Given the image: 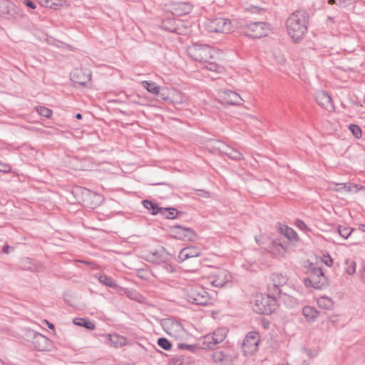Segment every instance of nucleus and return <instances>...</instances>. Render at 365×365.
Here are the masks:
<instances>
[{"instance_id": "obj_20", "label": "nucleus", "mask_w": 365, "mask_h": 365, "mask_svg": "<svg viewBox=\"0 0 365 365\" xmlns=\"http://www.w3.org/2000/svg\"><path fill=\"white\" fill-rule=\"evenodd\" d=\"M91 79V74H86L82 70L76 69L71 73V80L80 86H86Z\"/></svg>"}, {"instance_id": "obj_40", "label": "nucleus", "mask_w": 365, "mask_h": 365, "mask_svg": "<svg viewBox=\"0 0 365 365\" xmlns=\"http://www.w3.org/2000/svg\"><path fill=\"white\" fill-rule=\"evenodd\" d=\"M345 264L347 266L346 267V272L349 275L354 274L356 272V262L352 259H346Z\"/></svg>"}, {"instance_id": "obj_15", "label": "nucleus", "mask_w": 365, "mask_h": 365, "mask_svg": "<svg viewBox=\"0 0 365 365\" xmlns=\"http://www.w3.org/2000/svg\"><path fill=\"white\" fill-rule=\"evenodd\" d=\"M160 324L163 329L170 336H173L175 332H180L183 329L181 323L172 318L163 319Z\"/></svg>"}, {"instance_id": "obj_58", "label": "nucleus", "mask_w": 365, "mask_h": 365, "mask_svg": "<svg viewBox=\"0 0 365 365\" xmlns=\"http://www.w3.org/2000/svg\"><path fill=\"white\" fill-rule=\"evenodd\" d=\"M359 230L361 232H365V224H360L359 225Z\"/></svg>"}, {"instance_id": "obj_16", "label": "nucleus", "mask_w": 365, "mask_h": 365, "mask_svg": "<svg viewBox=\"0 0 365 365\" xmlns=\"http://www.w3.org/2000/svg\"><path fill=\"white\" fill-rule=\"evenodd\" d=\"M142 86L149 93L155 95L158 100L167 101L168 97L165 96V89L161 88L155 82L143 81Z\"/></svg>"}, {"instance_id": "obj_55", "label": "nucleus", "mask_w": 365, "mask_h": 365, "mask_svg": "<svg viewBox=\"0 0 365 365\" xmlns=\"http://www.w3.org/2000/svg\"><path fill=\"white\" fill-rule=\"evenodd\" d=\"M256 243L261 247L264 248L265 246L263 245V242L257 237H255Z\"/></svg>"}, {"instance_id": "obj_38", "label": "nucleus", "mask_w": 365, "mask_h": 365, "mask_svg": "<svg viewBox=\"0 0 365 365\" xmlns=\"http://www.w3.org/2000/svg\"><path fill=\"white\" fill-rule=\"evenodd\" d=\"M204 63H207L205 68L211 71L219 73L220 70L222 68L218 63H215V59L210 60V61H205Z\"/></svg>"}, {"instance_id": "obj_27", "label": "nucleus", "mask_w": 365, "mask_h": 365, "mask_svg": "<svg viewBox=\"0 0 365 365\" xmlns=\"http://www.w3.org/2000/svg\"><path fill=\"white\" fill-rule=\"evenodd\" d=\"M302 314L308 322H314L319 317V312L313 307L305 306L302 309Z\"/></svg>"}, {"instance_id": "obj_61", "label": "nucleus", "mask_w": 365, "mask_h": 365, "mask_svg": "<svg viewBox=\"0 0 365 365\" xmlns=\"http://www.w3.org/2000/svg\"><path fill=\"white\" fill-rule=\"evenodd\" d=\"M82 117H83V116H82V115H81V113H76V115H75V118H76V119H78V120H81V119H82Z\"/></svg>"}, {"instance_id": "obj_25", "label": "nucleus", "mask_w": 365, "mask_h": 365, "mask_svg": "<svg viewBox=\"0 0 365 365\" xmlns=\"http://www.w3.org/2000/svg\"><path fill=\"white\" fill-rule=\"evenodd\" d=\"M264 249L272 253L274 255H279L282 254L281 250L285 251L287 246L277 240H272L269 242V245L264 247Z\"/></svg>"}, {"instance_id": "obj_22", "label": "nucleus", "mask_w": 365, "mask_h": 365, "mask_svg": "<svg viewBox=\"0 0 365 365\" xmlns=\"http://www.w3.org/2000/svg\"><path fill=\"white\" fill-rule=\"evenodd\" d=\"M15 14V6L11 1L0 0V16L9 19L13 17Z\"/></svg>"}, {"instance_id": "obj_28", "label": "nucleus", "mask_w": 365, "mask_h": 365, "mask_svg": "<svg viewBox=\"0 0 365 365\" xmlns=\"http://www.w3.org/2000/svg\"><path fill=\"white\" fill-rule=\"evenodd\" d=\"M183 214L182 212L178 210L175 207H162L160 215L166 219H176Z\"/></svg>"}, {"instance_id": "obj_23", "label": "nucleus", "mask_w": 365, "mask_h": 365, "mask_svg": "<svg viewBox=\"0 0 365 365\" xmlns=\"http://www.w3.org/2000/svg\"><path fill=\"white\" fill-rule=\"evenodd\" d=\"M108 344L114 348H120L125 346L127 343L126 337L118 334H108L106 336Z\"/></svg>"}, {"instance_id": "obj_33", "label": "nucleus", "mask_w": 365, "mask_h": 365, "mask_svg": "<svg viewBox=\"0 0 365 365\" xmlns=\"http://www.w3.org/2000/svg\"><path fill=\"white\" fill-rule=\"evenodd\" d=\"M210 336H213L214 341L217 345L222 342L226 338V331L224 329H219L215 331L212 334H210Z\"/></svg>"}, {"instance_id": "obj_39", "label": "nucleus", "mask_w": 365, "mask_h": 365, "mask_svg": "<svg viewBox=\"0 0 365 365\" xmlns=\"http://www.w3.org/2000/svg\"><path fill=\"white\" fill-rule=\"evenodd\" d=\"M38 113L45 118H50L52 115L53 111L44 106H38L36 108Z\"/></svg>"}, {"instance_id": "obj_49", "label": "nucleus", "mask_w": 365, "mask_h": 365, "mask_svg": "<svg viewBox=\"0 0 365 365\" xmlns=\"http://www.w3.org/2000/svg\"><path fill=\"white\" fill-rule=\"evenodd\" d=\"M172 22H173L172 19H168V20L164 21L162 24V27L165 30H168L170 31H175V28H171V27H170V25H168V24H171Z\"/></svg>"}, {"instance_id": "obj_5", "label": "nucleus", "mask_w": 365, "mask_h": 365, "mask_svg": "<svg viewBox=\"0 0 365 365\" xmlns=\"http://www.w3.org/2000/svg\"><path fill=\"white\" fill-rule=\"evenodd\" d=\"M186 299L188 302L200 306L207 305L211 300L206 289L199 285L190 286L187 288Z\"/></svg>"}, {"instance_id": "obj_54", "label": "nucleus", "mask_w": 365, "mask_h": 365, "mask_svg": "<svg viewBox=\"0 0 365 365\" xmlns=\"http://www.w3.org/2000/svg\"><path fill=\"white\" fill-rule=\"evenodd\" d=\"M249 10L252 13H259L262 9L259 8L258 6H251Z\"/></svg>"}, {"instance_id": "obj_53", "label": "nucleus", "mask_w": 365, "mask_h": 365, "mask_svg": "<svg viewBox=\"0 0 365 365\" xmlns=\"http://www.w3.org/2000/svg\"><path fill=\"white\" fill-rule=\"evenodd\" d=\"M324 262L327 266L331 267L333 264V259L329 255H328L327 259H324Z\"/></svg>"}, {"instance_id": "obj_43", "label": "nucleus", "mask_w": 365, "mask_h": 365, "mask_svg": "<svg viewBox=\"0 0 365 365\" xmlns=\"http://www.w3.org/2000/svg\"><path fill=\"white\" fill-rule=\"evenodd\" d=\"M274 279H276V283L279 284V287L283 286L287 282L286 277L283 276L282 274H276L273 275V282H274Z\"/></svg>"}, {"instance_id": "obj_30", "label": "nucleus", "mask_w": 365, "mask_h": 365, "mask_svg": "<svg viewBox=\"0 0 365 365\" xmlns=\"http://www.w3.org/2000/svg\"><path fill=\"white\" fill-rule=\"evenodd\" d=\"M142 204L145 208L149 210L150 213L153 215L160 214L162 207L158 205L150 200H143Z\"/></svg>"}, {"instance_id": "obj_45", "label": "nucleus", "mask_w": 365, "mask_h": 365, "mask_svg": "<svg viewBox=\"0 0 365 365\" xmlns=\"http://www.w3.org/2000/svg\"><path fill=\"white\" fill-rule=\"evenodd\" d=\"M11 171V167L9 164L0 161V173H9Z\"/></svg>"}, {"instance_id": "obj_37", "label": "nucleus", "mask_w": 365, "mask_h": 365, "mask_svg": "<svg viewBox=\"0 0 365 365\" xmlns=\"http://www.w3.org/2000/svg\"><path fill=\"white\" fill-rule=\"evenodd\" d=\"M158 345L164 350L168 351L172 348V343L165 337H160L157 341Z\"/></svg>"}, {"instance_id": "obj_41", "label": "nucleus", "mask_w": 365, "mask_h": 365, "mask_svg": "<svg viewBox=\"0 0 365 365\" xmlns=\"http://www.w3.org/2000/svg\"><path fill=\"white\" fill-rule=\"evenodd\" d=\"M349 128L356 138H360L362 135L361 128L356 124H351Z\"/></svg>"}, {"instance_id": "obj_7", "label": "nucleus", "mask_w": 365, "mask_h": 365, "mask_svg": "<svg viewBox=\"0 0 365 365\" xmlns=\"http://www.w3.org/2000/svg\"><path fill=\"white\" fill-rule=\"evenodd\" d=\"M170 231V237L179 240L194 242L197 238V235L192 229L178 224L172 225Z\"/></svg>"}, {"instance_id": "obj_42", "label": "nucleus", "mask_w": 365, "mask_h": 365, "mask_svg": "<svg viewBox=\"0 0 365 365\" xmlns=\"http://www.w3.org/2000/svg\"><path fill=\"white\" fill-rule=\"evenodd\" d=\"M178 348L180 349H186L191 353H195L198 350L197 344L190 345L183 343H178Z\"/></svg>"}, {"instance_id": "obj_12", "label": "nucleus", "mask_w": 365, "mask_h": 365, "mask_svg": "<svg viewBox=\"0 0 365 365\" xmlns=\"http://www.w3.org/2000/svg\"><path fill=\"white\" fill-rule=\"evenodd\" d=\"M168 260V257L164 247L155 252H150L147 255V261L156 264H164L167 270L172 268L171 265L167 263Z\"/></svg>"}, {"instance_id": "obj_21", "label": "nucleus", "mask_w": 365, "mask_h": 365, "mask_svg": "<svg viewBox=\"0 0 365 365\" xmlns=\"http://www.w3.org/2000/svg\"><path fill=\"white\" fill-rule=\"evenodd\" d=\"M212 359L213 361L217 364L222 365H232L235 357L222 351H217L212 354Z\"/></svg>"}, {"instance_id": "obj_26", "label": "nucleus", "mask_w": 365, "mask_h": 365, "mask_svg": "<svg viewBox=\"0 0 365 365\" xmlns=\"http://www.w3.org/2000/svg\"><path fill=\"white\" fill-rule=\"evenodd\" d=\"M197 345L198 349H212L217 346L213 336H211L210 334L202 337Z\"/></svg>"}, {"instance_id": "obj_47", "label": "nucleus", "mask_w": 365, "mask_h": 365, "mask_svg": "<svg viewBox=\"0 0 365 365\" xmlns=\"http://www.w3.org/2000/svg\"><path fill=\"white\" fill-rule=\"evenodd\" d=\"M296 226L301 230H308V227L303 220L297 219L295 222Z\"/></svg>"}, {"instance_id": "obj_32", "label": "nucleus", "mask_w": 365, "mask_h": 365, "mask_svg": "<svg viewBox=\"0 0 365 365\" xmlns=\"http://www.w3.org/2000/svg\"><path fill=\"white\" fill-rule=\"evenodd\" d=\"M98 281L101 283H102L103 284H104L105 286L108 287L110 288L122 289V287H119L115 283V282L114 281V279L111 277H109V276H108L106 274H101L98 277Z\"/></svg>"}, {"instance_id": "obj_1", "label": "nucleus", "mask_w": 365, "mask_h": 365, "mask_svg": "<svg viewBox=\"0 0 365 365\" xmlns=\"http://www.w3.org/2000/svg\"><path fill=\"white\" fill-rule=\"evenodd\" d=\"M309 15L306 11H295L287 19L288 35L295 42L302 41L307 32Z\"/></svg>"}, {"instance_id": "obj_34", "label": "nucleus", "mask_w": 365, "mask_h": 365, "mask_svg": "<svg viewBox=\"0 0 365 365\" xmlns=\"http://www.w3.org/2000/svg\"><path fill=\"white\" fill-rule=\"evenodd\" d=\"M124 294L130 299L140 302L142 298L141 294L134 289L122 288Z\"/></svg>"}, {"instance_id": "obj_9", "label": "nucleus", "mask_w": 365, "mask_h": 365, "mask_svg": "<svg viewBox=\"0 0 365 365\" xmlns=\"http://www.w3.org/2000/svg\"><path fill=\"white\" fill-rule=\"evenodd\" d=\"M259 342L258 333L255 331L249 332L245 337L242 349L245 354H252L257 351Z\"/></svg>"}, {"instance_id": "obj_48", "label": "nucleus", "mask_w": 365, "mask_h": 365, "mask_svg": "<svg viewBox=\"0 0 365 365\" xmlns=\"http://www.w3.org/2000/svg\"><path fill=\"white\" fill-rule=\"evenodd\" d=\"M172 22H173L172 19H168V20L164 21L162 24V27L165 30H168L170 31H175V28H171V27H170V25H168V24H171Z\"/></svg>"}, {"instance_id": "obj_50", "label": "nucleus", "mask_w": 365, "mask_h": 365, "mask_svg": "<svg viewBox=\"0 0 365 365\" xmlns=\"http://www.w3.org/2000/svg\"><path fill=\"white\" fill-rule=\"evenodd\" d=\"M24 4L31 9H35L36 8V4L31 0H25Z\"/></svg>"}, {"instance_id": "obj_51", "label": "nucleus", "mask_w": 365, "mask_h": 365, "mask_svg": "<svg viewBox=\"0 0 365 365\" xmlns=\"http://www.w3.org/2000/svg\"><path fill=\"white\" fill-rule=\"evenodd\" d=\"M197 195L205 198H207L210 197V192L203 190H198L197 191Z\"/></svg>"}, {"instance_id": "obj_36", "label": "nucleus", "mask_w": 365, "mask_h": 365, "mask_svg": "<svg viewBox=\"0 0 365 365\" xmlns=\"http://www.w3.org/2000/svg\"><path fill=\"white\" fill-rule=\"evenodd\" d=\"M318 304L321 307L325 309H330L333 306L331 299L327 297H322L318 300Z\"/></svg>"}, {"instance_id": "obj_19", "label": "nucleus", "mask_w": 365, "mask_h": 365, "mask_svg": "<svg viewBox=\"0 0 365 365\" xmlns=\"http://www.w3.org/2000/svg\"><path fill=\"white\" fill-rule=\"evenodd\" d=\"M315 98L317 103L323 108L328 110L334 108L331 98L327 92L324 91L317 92Z\"/></svg>"}, {"instance_id": "obj_29", "label": "nucleus", "mask_w": 365, "mask_h": 365, "mask_svg": "<svg viewBox=\"0 0 365 365\" xmlns=\"http://www.w3.org/2000/svg\"><path fill=\"white\" fill-rule=\"evenodd\" d=\"M73 322L75 325L78 327H84L88 330H93L96 328L95 324L93 321L88 318H79L76 317L73 319Z\"/></svg>"}, {"instance_id": "obj_64", "label": "nucleus", "mask_w": 365, "mask_h": 365, "mask_svg": "<svg viewBox=\"0 0 365 365\" xmlns=\"http://www.w3.org/2000/svg\"><path fill=\"white\" fill-rule=\"evenodd\" d=\"M328 4L329 5H333V4H336V0H328Z\"/></svg>"}, {"instance_id": "obj_46", "label": "nucleus", "mask_w": 365, "mask_h": 365, "mask_svg": "<svg viewBox=\"0 0 365 365\" xmlns=\"http://www.w3.org/2000/svg\"><path fill=\"white\" fill-rule=\"evenodd\" d=\"M339 187L336 189L338 191L344 190L346 192H350L351 190L352 187H356V185H352L350 183L339 185Z\"/></svg>"}, {"instance_id": "obj_18", "label": "nucleus", "mask_w": 365, "mask_h": 365, "mask_svg": "<svg viewBox=\"0 0 365 365\" xmlns=\"http://www.w3.org/2000/svg\"><path fill=\"white\" fill-rule=\"evenodd\" d=\"M201 255V250L196 246H188L182 248L178 255V262H183L190 258H195Z\"/></svg>"}, {"instance_id": "obj_24", "label": "nucleus", "mask_w": 365, "mask_h": 365, "mask_svg": "<svg viewBox=\"0 0 365 365\" xmlns=\"http://www.w3.org/2000/svg\"><path fill=\"white\" fill-rule=\"evenodd\" d=\"M276 227H277V231L289 240H293L294 242L299 240L297 232L292 228L289 227L287 225H282L281 223H277Z\"/></svg>"}, {"instance_id": "obj_13", "label": "nucleus", "mask_w": 365, "mask_h": 365, "mask_svg": "<svg viewBox=\"0 0 365 365\" xmlns=\"http://www.w3.org/2000/svg\"><path fill=\"white\" fill-rule=\"evenodd\" d=\"M214 148L218 150L220 153L227 155L232 160H240L243 159V155L240 151L222 141H216Z\"/></svg>"}, {"instance_id": "obj_2", "label": "nucleus", "mask_w": 365, "mask_h": 365, "mask_svg": "<svg viewBox=\"0 0 365 365\" xmlns=\"http://www.w3.org/2000/svg\"><path fill=\"white\" fill-rule=\"evenodd\" d=\"M187 53L190 58L200 63L214 60L217 55V51L209 45L198 43L188 46Z\"/></svg>"}, {"instance_id": "obj_8", "label": "nucleus", "mask_w": 365, "mask_h": 365, "mask_svg": "<svg viewBox=\"0 0 365 365\" xmlns=\"http://www.w3.org/2000/svg\"><path fill=\"white\" fill-rule=\"evenodd\" d=\"M207 28L210 32L229 33L231 31V21L224 18H215L209 20Z\"/></svg>"}, {"instance_id": "obj_59", "label": "nucleus", "mask_w": 365, "mask_h": 365, "mask_svg": "<svg viewBox=\"0 0 365 365\" xmlns=\"http://www.w3.org/2000/svg\"><path fill=\"white\" fill-rule=\"evenodd\" d=\"M346 5H350L353 3L356 2L358 0H346Z\"/></svg>"}, {"instance_id": "obj_11", "label": "nucleus", "mask_w": 365, "mask_h": 365, "mask_svg": "<svg viewBox=\"0 0 365 365\" xmlns=\"http://www.w3.org/2000/svg\"><path fill=\"white\" fill-rule=\"evenodd\" d=\"M103 200L102 195L96 192L87 189H84L82 192V202L86 207L94 209L99 206Z\"/></svg>"}, {"instance_id": "obj_62", "label": "nucleus", "mask_w": 365, "mask_h": 365, "mask_svg": "<svg viewBox=\"0 0 365 365\" xmlns=\"http://www.w3.org/2000/svg\"><path fill=\"white\" fill-rule=\"evenodd\" d=\"M141 272H143V270H138V276L140 277V278H145L143 274H140Z\"/></svg>"}, {"instance_id": "obj_17", "label": "nucleus", "mask_w": 365, "mask_h": 365, "mask_svg": "<svg viewBox=\"0 0 365 365\" xmlns=\"http://www.w3.org/2000/svg\"><path fill=\"white\" fill-rule=\"evenodd\" d=\"M229 272L224 269L218 270L216 273L209 277L210 283L216 287H222L229 281L227 277Z\"/></svg>"}, {"instance_id": "obj_10", "label": "nucleus", "mask_w": 365, "mask_h": 365, "mask_svg": "<svg viewBox=\"0 0 365 365\" xmlns=\"http://www.w3.org/2000/svg\"><path fill=\"white\" fill-rule=\"evenodd\" d=\"M218 96L222 104L240 106L243 101V99L238 93L229 89L220 90Z\"/></svg>"}, {"instance_id": "obj_31", "label": "nucleus", "mask_w": 365, "mask_h": 365, "mask_svg": "<svg viewBox=\"0 0 365 365\" xmlns=\"http://www.w3.org/2000/svg\"><path fill=\"white\" fill-rule=\"evenodd\" d=\"M267 289L268 294L267 295L274 297L275 299H277V297L279 298L282 297V289H280L279 284L276 283L275 279L272 284H268Z\"/></svg>"}, {"instance_id": "obj_4", "label": "nucleus", "mask_w": 365, "mask_h": 365, "mask_svg": "<svg viewBox=\"0 0 365 365\" xmlns=\"http://www.w3.org/2000/svg\"><path fill=\"white\" fill-rule=\"evenodd\" d=\"M277 308V302L274 297L260 294L256 297L252 309L259 314L269 315L274 312Z\"/></svg>"}, {"instance_id": "obj_14", "label": "nucleus", "mask_w": 365, "mask_h": 365, "mask_svg": "<svg viewBox=\"0 0 365 365\" xmlns=\"http://www.w3.org/2000/svg\"><path fill=\"white\" fill-rule=\"evenodd\" d=\"M32 343L34 348L39 351H49L53 346L52 341L38 333L34 334Z\"/></svg>"}, {"instance_id": "obj_35", "label": "nucleus", "mask_w": 365, "mask_h": 365, "mask_svg": "<svg viewBox=\"0 0 365 365\" xmlns=\"http://www.w3.org/2000/svg\"><path fill=\"white\" fill-rule=\"evenodd\" d=\"M354 230L350 227L339 225L338 232L344 239H347Z\"/></svg>"}, {"instance_id": "obj_60", "label": "nucleus", "mask_w": 365, "mask_h": 365, "mask_svg": "<svg viewBox=\"0 0 365 365\" xmlns=\"http://www.w3.org/2000/svg\"><path fill=\"white\" fill-rule=\"evenodd\" d=\"M339 1V5H342L343 4H344V6H347L346 5V0H338Z\"/></svg>"}, {"instance_id": "obj_6", "label": "nucleus", "mask_w": 365, "mask_h": 365, "mask_svg": "<svg viewBox=\"0 0 365 365\" xmlns=\"http://www.w3.org/2000/svg\"><path fill=\"white\" fill-rule=\"evenodd\" d=\"M240 29L242 34L252 38H259L267 35L266 24L262 21L242 24Z\"/></svg>"}, {"instance_id": "obj_44", "label": "nucleus", "mask_w": 365, "mask_h": 365, "mask_svg": "<svg viewBox=\"0 0 365 365\" xmlns=\"http://www.w3.org/2000/svg\"><path fill=\"white\" fill-rule=\"evenodd\" d=\"M46 3L48 6L56 9L58 6H62L65 0H46Z\"/></svg>"}, {"instance_id": "obj_63", "label": "nucleus", "mask_w": 365, "mask_h": 365, "mask_svg": "<svg viewBox=\"0 0 365 365\" xmlns=\"http://www.w3.org/2000/svg\"><path fill=\"white\" fill-rule=\"evenodd\" d=\"M141 272H143V270H138V276L140 277V278H145L143 274H140Z\"/></svg>"}, {"instance_id": "obj_56", "label": "nucleus", "mask_w": 365, "mask_h": 365, "mask_svg": "<svg viewBox=\"0 0 365 365\" xmlns=\"http://www.w3.org/2000/svg\"><path fill=\"white\" fill-rule=\"evenodd\" d=\"M45 323L47 324L48 327L50 329H52V330H54L55 329V327H54V324L49 322L47 320H45Z\"/></svg>"}, {"instance_id": "obj_57", "label": "nucleus", "mask_w": 365, "mask_h": 365, "mask_svg": "<svg viewBox=\"0 0 365 365\" xmlns=\"http://www.w3.org/2000/svg\"><path fill=\"white\" fill-rule=\"evenodd\" d=\"M22 269H25V270H31L33 271L34 269L33 267L31 266V265H26V264H24L23 267H22Z\"/></svg>"}, {"instance_id": "obj_52", "label": "nucleus", "mask_w": 365, "mask_h": 365, "mask_svg": "<svg viewBox=\"0 0 365 365\" xmlns=\"http://www.w3.org/2000/svg\"><path fill=\"white\" fill-rule=\"evenodd\" d=\"M14 250V247H11L8 245H4L3 247H2V252L5 254H9L11 251H12Z\"/></svg>"}, {"instance_id": "obj_3", "label": "nucleus", "mask_w": 365, "mask_h": 365, "mask_svg": "<svg viewBox=\"0 0 365 365\" xmlns=\"http://www.w3.org/2000/svg\"><path fill=\"white\" fill-rule=\"evenodd\" d=\"M308 274L309 277L304 279V284L307 287L323 289L328 287L329 279L320 267L311 266Z\"/></svg>"}]
</instances>
